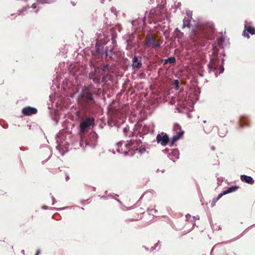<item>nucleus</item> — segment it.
<instances>
[{"instance_id":"6ab92c4d","label":"nucleus","mask_w":255,"mask_h":255,"mask_svg":"<svg viewBox=\"0 0 255 255\" xmlns=\"http://www.w3.org/2000/svg\"><path fill=\"white\" fill-rule=\"evenodd\" d=\"M136 144V146H139L140 144L141 143V142H140L139 140H133L131 139L129 141H128V143L125 144V146L127 148H129V147L131 146L134 145V144Z\"/></svg>"},{"instance_id":"e433bc0d","label":"nucleus","mask_w":255,"mask_h":255,"mask_svg":"<svg viewBox=\"0 0 255 255\" xmlns=\"http://www.w3.org/2000/svg\"><path fill=\"white\" fill-rule=\"evenodd\" d=\"M109 69V65L108 64L104 65L103 67V70L104 71H108Z\"/></svg>"},{"instance_id":"b1692460","label":"nucleus","mask_w":255,"mask_h":255,"mask_svg":"<svg viewBox=\"0 0 255 255\" xmlns=\"http://www.w3.org/2000/svg\"><path fill=\"white\" fill-rule=\"evenodd\" d=\"M227 133V128L226 127H224V128H221L219 130L218 134L220 137H224L226 135Z\"/></svg>"},{"instance_id":"f8f14e48","label":"nucleus","mask_w":255,"mask_h":255,"mask_svg":"<svg viewBox=\"0 0 255 255\" xmlns=\"http://www.w3.org/2000/svg\"><path fill=\"white\" fill-rule=\"evenodd\" d=\"M170 150L168 157L174 162L179 157V151L177 148L171 149Z\"/></svg>"},{"instance_id":"393cba45","label":"nucleus","mask_w":255,"mask_h":255,"mask_svg":"<svg viewBox=\"0 0 255 255\" xmlns=\"http://www.w3.org/2000/svg\"><path fill=\"white\" fill-rule=\"evenodd\" d=\"M191 20L190 18L187 19L186 17H185L183 19V27L184 28L185 27H190V23Z\"/></svg>"},{"instance_id":"aec40b11","label":"nucleus","mask_w":255,"mask_h":255,"mask_svg":"<svg viewBox=\"0 0 255 255\" xmlns=\"http://www.w3.org/2000/svg\"><path fill=\"white\" fill-rule=\"evenodd\" d=\"M184 131L183 130H180V131L176 134L174 135L171 140L172 141V143H175L178 140H179L180 137L183 135Z\"/></svg>"},{"instance_id":"f257e3e1","label":"nucleus","mask_w":255,"mask_h":255,"mask_svg":"<svg viewBox=\"0 0 255 255\" xmlns=\"http://www.w3.org/2000/svg\"><path fill=\"white\" fill-rule=\"evenodd\" d=\"M99 95L93 85L90 84L84 86L77 96V102L82 108L89 110L96 104L95 96Z\"/></svg>"},{"instance_id":"5fc2aeb1","label":"nucleus","mask_w":255,"mask_h":255,"mask_svg":"<svg viewBox=\"0 0 255 255\" xmlns=\"http://www.w3.org/2000/svg\"><path fill=\"white\" fill-rule=\"evenodd\" d=\"M143 248H144L146 251H149L148 248H146L145 246H143Z\"/></svg>"},{"instance_id":"9d476101","label":"nucleus","mask_w":255,"mask_h":255,"mask_svg":"<svg viewBox=\"0 0 255 255\" xmlns=\"http://www.w3.org/2000/svg\"><path fill=\"white\" fill-rule=\"evenodd\" d=\"M129 38L127 39V47L126 49L128 50H131L133 47L136 45V42L134 41V38L135 37L134 34L131 33L129 35Z\"/></svg>"},{"instance_id":"49530a36","label":"nucleus","mask_w":255,"mask_h":255,"mask_svg":"<svg viewBox=\"0 0 255 255\" xmlns=\"http://www.w3.org/2000/svg\"><path fill=\"white\" fill-rule=\"evenodd\" d=\"M123 153L125 155H129L128 151H124Z\"/></svg>"},{"instance_id":"7c9ffc66","label":"nucleus","mask_w":255,"mask_h":255,"mask_svg":"<svg viewBox=\"0 0 255 255\" xmlns=\"http://www.w3.org/2000/svg\"><path fill=\"white\" fill-rule=\"evenodd\" d=\"M186 14L187 15V19L190 18V20L192 19V12L190 11V10H186Z\"/></svg>"},{"instance_id":"de8ad7c7","label":"nucleus","mask_w":255,"mask_h":255,"mask_svg":"<svg viewBox=\"0 0 255 255\" xmlns=\"http://www.w3.org/2000/svg\"><path fill=\"white\" fill-rule=\"evenodd\" d=\"M36 6H37L36 4V3H33V4H32L31 7L32 8H36Z\"/></svg>"},{"instance_id":"cd10ccee","label":"nucleus","mask_w":255,"mask_h":255,"mask_svg":"<svg viewBox=\"0 0 255 255\" xmlns=\"http://www.w3.org/2000/svg\"><path fill=\"white\" fill-rule=\"evenodd\" d=\"M117 46V41L115 40V38L112 37V45L109 47V48H113V50L114 49L115 47Z\"/></svg>"},{"instance_id":"ddd939ff","label":"nucleus","mask_w":255,"mask_h":255,"mask_svg":"<svg viewBox=\"0 0 255 255\" xmlns=\"http://www.w3.org/2000/svg\"><path fill=\"white\" fill-rule=\"evenodd\" d=\"M224 42V39L223 37L218 38L217 39V43H215L212 44V50H213V53L217 54L218 53V49L217 48V46H222L223 43Z\"/></svg>"},{"instance_id":"1a4fd4ad","label":"nucleus","mask_w":255,"mask_h":255,"mask_svg":"<svg viewBox=\"0 0 255 255\" xmlns=\"http://www.w3.org/2000/svg\"><path fill=\"white\" fill-rule=\"evenodd\" d=\"M89 78L92 80L97 86H99L101 85V75L96 71L91 72L89 75Z\"/></svg>"},{"instance_id":"6e6552de","label":"nucleus","mask_w":255,"mask_h":255,"mask_svg":"<svg viewBox=\"0 0 255 255\" xmlns=\"http://www.w3.org/2000/svg\"><path fill=\"white\" fill-rule=\"evenodd\" d=\"M156 140L157 143L164 146L167 145L170 142L169 136L163 132H161L156 135Z\"/></svg>"},{"instance_id":"20e7f679","label":"nucleus","mask_w":255,"mask_h":255,"mask_svg":"<svg viewBox=\"0 0 255 255\" xmlns=\"http://www.w3.org/2000/svg\"><path fill=\"white\" fill-rule=\"evenodd\" d=\"M161 43L156 41L151 34H147L145 40L144 41V45L145 48H158L160 47Z\"/></svg>"},{"instance_id":"c9c22d12","label":"nucleus","mask_w":255,"mask_h":255,"mask_svg":"<svg viewBox=\"0 0 255 255\" xmlns=\"http://www.w3.org/2000/svg\"><path fill=\"white\" fill-rule=\"evenodd\" d=\"M249 33H248L247 30H246V29H245V30L243 32V35L244 37H247V38H249L250 35H249Z\"/></svg>"},{"instance_id":"0e129e2a","label":"nucleus","mask_w":255,"mask_h":255,"mask_svg":"<svg viewBox=\"0 0 255 255\" xmlns=\"http://www.w3.org/2000/svg\"><path fill=\"white\" fill-rule=\"evenodd\" d=\"M105 76H103V80L102 81V82H103L104 79H105Z\"/></svg>"},{"instance_id":"bb28decb","label":"nucleus","mask_w":255,"mask_h":255,"mask_svg":"<svg viewBox=\"0 0 255 255\" xmlns=\"http://www.w3.org/2000/svg\"><path fill=\"white\" fill-rule=\"evenodd\" d=\"M122 143H123V141H120L117 143V151L119 153H122V151H121V150L120 149V147L122 145Z\"/></svg>"},{"instance_id":"6e6d98bb","label":"nucleus","mask_w":255,"mask_h":255,"mask_svg":"<svg viewBox=\"0 0 255 255\" xmlns=\"http://www.w3.org/2000/svg\"><path fill=\"white\" fill-rule=\"evenodd\" d=\"M26 10V8H23V9H22V10L20 12H23Z\"/></svg>"},{"instance_id":"79ce46f5","label":"nucleus","mask_w":255,"mask_h":255,"mask_svg":"<svg viewBox=\"0 0 255 255\" xmlns=\"http://www.w3.org/2000/svg\"><path fill=\"white\" fill-rule=\"evenodd\" d=\"M169 150H170V149L166 148L165 149L163 150L162 151L165 153H167L169 152Z\"/></svg>"},{"instance_id":"13d9d810","label":"nucleus","mask_w":255,"mask_h":255,"mask_svg":"<svg viewBox=\"0 0 255 255\" xmlns=\"http://www.w3.org/2000/svg\"><path fill=\"white\" fill-rule=\"evenodd\" d=\"M69 177L68 175H67V176H66V181H67L68 180H69Z\"/></svg>"},{"instance_id":"69168bd1","label":"nucleus","mask_w":255,"mask_h":255,"mask_svg":"<svg viewBox=\"0 0 255 255\" xmlns=\"http://www.w3.org/2000/svg\"><path fill=\"white\" fill-rule=\"evenodd\" d=\"M50 1H52V3L55 2L56 0H49Z\"/></svg>"},{"instance_id":"a211bd4d","label":"nucleus","mask_w":255,"mask_h":255,"mask_svg":"<svg viewBox=\"0 0 255 255\" xmlns=\"http://www.w3.org/2000/svg\"><path fill=\"white\" fill-rule=\"evenodd\" d=\"M244 28L246 29V30H247L248 33L252 35L255 34V28L248 25V21L247 20L245 21Z\"/></svg>"},{"instance_id":"dca6fc26","label":"nucleus","mask_w":255,"mask_h":255,"mask_svg":"<svg viewBox=\"0 0 255 255\" xmlns=\"http://www.w3.org/2000/svg\"><path fill=\"white\" fill-rule=\"evenodd\" d=\"M240 178L243 182H244L249 184H253L255 182L254 179L250 176L241 175Z\"/></svg>"},{"instance_id":"423d86ee","label":"nucleus","mask_w":255,"mask_h":255,"mask_svg":"<svg viewBox=\"0 0 255 255\" xmlns=\"http://www.w3.org/2000/svg\"><path fill=\"white\" fill-rule=\"evenodd\" d=\"M98 138V134L96 133V132L89 133L85 140L86 145H88L92 148H94L97 145Z\"/></svg>"},{"instance_id":"3c124183","label":"nucleus","mask_w":255,"mask_h":255,"mask_svg":"<svg viewBox=\"0 0 255 255\" xmlns=\"http://www.w3.org/2000/svg\"><path fill=\"white\" fill-rule=\"evenodd\" d=\"M193 219L195 220V219H197V220H199V217L198 216H197L196 217L195 216H194L193 217Z\"/></svg>"},{"instance_id":"412c9836","label":"nucleus","mask_w":255,"mask_h":255,"mask_svg":"<svg viewBox=\"0 0 255 255\" xmlns=\"http://www.w3.org/2000/svg\"><path fill=\"white\" fill-rule=\"evenodd\" d=\"M162 62L163 65H166L168 63L174 64L176 62V59L174 56H171L167 59H163Z\"/></svg>"},{"instance_id":"58836bf2","label":"nucleus","mask_w":255,"mask_h":255,"mask_svg":"<svg viewBox=\"0 0 255 255\" xmlns=\"http://www.w3.org/2000/svg\"><path fill=\"white\" fill-rule=\"evenodd\" d=\"M219 70H220V72H219V74H221L222 73H223L224 71V66L222 65L221 66H220L219 67Z\"/></svg>"},{"instance_id":"e2e57ef3","label":"nucleus","mask_w":255,"mask_h":255,"mask_svg":"<svg viewBox=\"0 0 255 255\" xmlns=\"http://www.w3.org/2000/svg\"><path fill=\"white\" fill-rule=\"evenodd\" d=\"M22 254L24 255V251L23 250L21 251Z\"/></svg>"},{"instance_id":"c03bdc74","label":"nucleus","mask_w":255,"mask_h":255,"mask_svg":"<svg viewBox=\"0 0 255 255\" xmlns=\"http://www.w3.org/2000/svg\"><path fill=\"white\" fill-rule=\"evenodd\" d=\"M52 205H54L55 204V203L56 202V200H55V199L54 198V197L53 196H52Z\"/></svg>"},{"instance_id":"4d7b16f0","label":"nucleus","mask_w":255,"mask_h":255,"mask_svg":"<svg viewBox=\"0 0 255 255\" xmlns=\"http://www.w3.org/2000/svg\"><path fill=\"white\" fill-rule=\"evenodd\" d=\"M56 149H58V150H59V148H60V145H57V146H56Z\"/></svg>"},{"instance_id":"a878e982","label":"nucleus","mask_w":255,"mask_h":255,"mask_svg":"<svg viewBox=\"0 0 255 255\" xmlns=\"http://www.w3.org/2000/svg\"><path fill=\"white\" fill-rule=\"evenodd\" d=\"M172 85L174 86V88L176 90L179 89V81L178 80H174Z\"/></svg>"},{"instance_id":"f3484780","label":"nucleus","mask_w":255,"mask_h":255,"mask_svg":"<svg viewBox=\"0 0 255 255\" xmlns=\"http://www.w3.org/2000/svg\"><path fill=\"white\" fill-rule=\"evenodd\" d=\"M152 17H153L154 19H156V20H159L161 18L160 17V12L158 10L156 9H153L151 10L150 13H149Z\"/></svg>"},{"instance_id":"4be33fe9","label":"nucleus","mask_w":255,"mask_h":255,"mask_svg":"<svg viewBox=\"0 0 255 255\" xmlns=\"http://www.w3.org/2000/svg\"><path fill=\"white\" fill-rule=\"evenodd\" d=\"M239 123L241 128H242L244 126H246L247 127L249 126V124L246 121L245 117L244 116L240 117L239 119Z\"/></svg>"},{"instance_id":"473e14b6","label":"nucleus","mask_w":255,"mask_h":255,"mask_svg":"<svg viewBox=\"0 0 255 255\" xmlns=\"http://www.w3.org/2000/svg\"><path fill=\"white\" fill-rule=\"evenodd\" d=\"M226 193L225 191H223L221 193H220L216 198L218 201L223 195H226Z\"/></svg>"},{"instance_id":"c85d7f7f","label":"nucleus","mask_w":255,"mask_h":255,"mask_svg":"<svg viewBox=\"0 0 255 255\" xmlns=\"http://www.w3.org/2000/svg\"><path fill=\"white\" fill-rule=\"evenodd\" d=\"M247 230V229H246L241 235H239L236 238L231 240L230 241L228 242V243H231V242H234V241L239 239L243 236V235L244 234V233L246 232V231Z\"/></svg>"},{"instance_id":"5701e85b","label":"nucleus","mask_w":255,"mask_h":255,"mask_svg":"<svg viewBox=\"0 0 255 255\" xmlns=\"http://www.w3.org/2000/svg\"><path fill=\"white\" fill-rule=\"evenodd\" d=\"M239 188V186L234 185V186H231L228 188V189L226 190H224L227 194L233 192L234 191H235Z\"/></svg>"},{"instance_id":"864d4df0","label":"nucleus","mask_w":255,"mask_h":255,"mask_svg":"<svg viewBox=\"0 0 255 255\" xmlns=\"http://www.w3.org/2000/svg\"><path fill=\"white\" fill-rule=\"evenodd\" d=\"M191 215L189 214H187L186 215V219H188V218L189 217H190Z\"/></svg>"},{"instance_id":"052dcab7","label":"nucleus","mask_w":255,"mask_h":255,"mask_svg":"<svg viewBox=\"0 0 255 255\" xmlns=\"http://www.w3.org/2000/svg\"><path fill=\"white\" fill-rule=\"evenodd\" d=\"M71 3H72V4L73 6H75V4H75V3L74 2H73V1H71Z\"/></svg>"},{"instance_id":"a19ab883","label":"nucleus","mask_w":255,"mask_h":255,"mask_svg":"<svg viewBox=\"0 0 255 255\" xmlns=\"http://www.w3.org/2000/svg\"><path fill=\"white\" fill-rule=\"evenodd\" d=\"M225 243H226L225 242H222V243H220V244H216V245H215V246L213 247V248H212V249L211 252H213V250H215V249H216V248L217 247V246L218 245H219V244H225Z\"/></svg>"},{"instance_id":"09e8293b","label":"nucleus","mask_w":255,"mask_h":255,"mask_svg":"<svg viewBox=\"0 0 255 255\" xmlns=\"http://www.w3.org/2000/svg\"><path fill=\"white\" fill-rule=\"evenodd\" d=\"M174 143H172V141L171 140L170 143H169V146L170 147H172L174 145Z\"/></svg>"},{"instance_id":"2f4dec72","label":"nucleus","mask_w":255,"mask_h":255,"mask_svg":"<svg viewBox=\"0 0 255 255\" xmlns=\"http://www.w3.org/2000/svg\"><path fill=\"white\" fill-rule=\"evenodd\" d=\"M178 129H180V130H181V127L180 126V125L179 124H175L174 125V127H173V130L175 131H177Z\"/></svg>"},{"instance_id":"774afa93","label":"nucleus","mask_w":255,"mask_h":255,"mask_svg":"<svg viewBox=\"0 0 255 255\" xmlns=\"http://www.w3.org/2000/svg\"><path fill=\"white\" fill-rule=\"evenodd\" d=\"M93 189L94 191L96 190V187H93Z\"/></svg>"},{"instance_id":"f704fd0d","label":"nucleus","mask_w":255,"mask_h":255,"mask_svg":"<svg viewBox=\"0 0 255 255\" xmlns=\"http://www.w3.org/2000/svg\"><path fill=\"white\" fill-rule=\"evenodd\" d=\"M136 150H138L140 154H143L145 152L146 149L144 147L140 148H136Z\"/></svg>"},{"instance_id":"a18cd8bd","label":"nucleus","mask_w":255,"mask_h":255,"mask_svg":"<svg viewBox=\"0 0 255 255\" xmlns=\"http://www.w3.org/2000/svg\"><path fill=\"white\" fill-rule=\"evenodd\" d=\"M153 211H154V212H157V210H156L155 209H153V208L150 209V214L152 213Z\"/></svg>"},{"instance_id":"7ed1b4c3","label":"nucleus","mask_w":255,"mask_h":255,"mask_svg":"<svg viewBox=\"0 0 255 255\" xmlns=\"http://www.w3.org/2000/svg\"><path fill=\"white\" fill-rule=\"evenodd\" d=\"M107 43V42H104V44L97 42L95 45L96 52L93 55L98 59H103L104 56L109 57L111 60H115L113 57L115 52L113 51V48H109L108 46L105 47V45Z\"/></svg>"},{"instance_id":"f03ea898","label":"nucleus","mask_w":255,"mask_h":255,"mask_svg":"<svg viewBox=\"0 0 255 255\" xmlns=\"http://www.w3.org/2000/svg\"><path fill=\"white\" fill-rule=\"evenodd\" d=\"M214 31V25L212 22L203 21L192 30L190 36L195 41L200 43L204 39H213Z\"/></svg>"},{"instance_id":"2eb2a0df","label":"nucleus","mask_w":255,"mask_h":255,"mask_svg":"<svg viewBox=\"0 0 255 255\" xmlns=\"http://www.w3.org/2000/svg\"><path fill=\"white\" fill-rule=\"evenodd\" d=\"M132 67L133 69H139L142 66V62L141 60H138L136 56H134L132 59Z\"/></svg>"},{"instance_id":"0eeeda50","label":"nucleus","mask_w":255,"mask_h":255,"mask_svg":"<svg viewBox=\"0 0 255 255\" xmlns=\"http://www.w3.org/2000/svg\"><path fill=\"white\" fill-rule=\"evenodd\" d=\"M220 60L219 59L212 58L208 65L209 73L213 72L215 77L218 76L217 74V69L219 66Z\"/></svg>"},{"instance_id":"4468645a","label":"nucleus","mask_w":255,"mask_h":255,"mask_svg":"<svg viewBox=\"0 0 255 255\" xmlns=\"http://www.w3.org/2000/svg\"><path fill=\"white\" fill-rule=\"evenodd\" d=\"M133 132H132V131L129 132V127L128 126H126V127L123 128V132L124 135L126 137H130L134 136L135 130H136V129L135 128L133 129Z\"/></svg>"},{"instance_id":"ea45409f","label":"nucleus","mask_w":255,"mask_h":255,"mask_svg":"<svg viewBox=\"0 0 255 255\" xmlns=\"http://www.w3.org/2000/svg\"><path fill=\"white\" fill-rule=\"evenodd\" d=\"M213 228L217 230H219L221 229L220 227L219 226H218V225H215L214 226H213Z\"/></svg>"},{"instance_id":"603ef678","label":"nucleus","mask_w":255,"mask_h":255,"mask_svg":"<svg viewBox=\"0 0 255 255\" xmlns=\"http://www.w3.org/2000/svg\"><path fill=\"white\" fill-rule=\"evenodd\" d=\"M156 250V247H154V246L151 247V251H153V250Z\"/></svg>"},{"instance_id":"37998d69","label":"nucleus","mask_w":255,"mask_h":255,"mask_svg":"<svg viewBox=\"0 0 255 255\" xmlns=\"http://www.w3.org/2000/svg\"><path fill=\"white\" fill-rule=\"evenodd\" d=\"M158 244H159V243L158 242V243H156L154 246V247H156V249H157V250H158L160 249V247L158 248Z\"/></svg>"},{"instance_id":"8fccbe9b","label":"nucleus","mask_w":255,"mask_h":255,"mask_svg":"<svg viewBox=\"0 0 255 255\" xmlns=\"http://www.w3.org/2000/svg\"><path fill=\"white\" fill-rule=\"evenodd\" d=\"M42 208L43 209H47L48 208V207L46 205H43V206H42Z\"/></svg>"},{"instance_id":"bf43d9fd","label":"nucleus","mask_w":255,"mask_h":255,"mask_svg":"<svg viewBox=\"0 0 255 255\" xmlns=\"http://www.w3.org/2000/svg\"><path fill=\"white\" fill-rule=\"evenodd\" d=\"M40 253V251L39 250H38L36 252V255H38V254H39Z\"/></svg>"},{"instance_id":"680f3d73","label":"nucleus","mask_w":255,"mask_h":255,"mask_svg":"<svg viewBox=\"0 0 255 255\" xmlns=\"http://www.w3.org/2000/svg\"><path fill=\"white\" fill-rule=\"evenodd\" d=\"M211 149H212V150H214L215 149V148L214 146H213L211 147Z\"/></svg>"},{"instance_id":"39448f33","label":"nucleus","mask_w":255,"mask_h":255,"mask_svg":"<svg viewBox=\"0 0 255 255\" xmlns=\"http://www.w3.org/2000/svg\"><path fill=\"white\" fill-rule=\"evenodd\" d=\"M95 120L93 118H87L81 122L79 125V132L84 133L91 126L94 125Z\"/></svg>"},{"instance_id":"c756f323","label":"nucleus","mask_w":255,"mask_h":255,"mask_svg":"<svg viewBox=\"0 0 255 255\" xmlns=\"http://www.w3.org/2000/svg\"><path fill=\"white\" fill-rule=\"evenodd\" d=\"M37 2L42 4H50L52 3V1H50L49 0H37Z\"/></svg>"},{"instance_id":"9b49d317","label":"nucleus","mask_w":255,"mask_h":255,"mask_svg":"<svg viewBox=\"0 0 255 255\" xmlns=\"http://www.w3.org/2000/svg\"><path fill=\"white\" fill-rule=\"evenodd\" d=\"M37 110L34 107L30 106L26 107L22 109V113L24 116H29L36 114Z\"/></svg>"},{"instance_id":"72a5a7b5","label":"nucleus","mask_w":255,"mask_h":255,"mask_svg":"<svg viewBox=\"0 0 255 255\" xmlns=\"http://www.w3.org/2000/svg\"><path fill=\"white\" fill-rule=\"evenodd\" d=\"M226 193L225 191H223L221 193H220L216 198L218 201L223 195H226Z\"/></svg>"},{"instance_id":"4c0bfd02","label":"nucleus","mask_w":255,"mask_h":255,"mask_svg":"<svg viewBox=\"0 0 255 255\" xmlns=\"http://www.w3.org/2000/svg\"><path fill=\"white\" fill-rule=\"evenodd\" d=\"M218 201V200H217V199L216 198H214L213 199H212V203H211V207H213L215 204H216V203Z\"/></svg>"},{"instance_id":"338daca9","label":"nucleus","mask_w":255,"mask_h":255,"mask_svg":"<svg viewBox=\"0 0 255 255\" xmlns=\"http://www.w3.org/2000/svg\"><path fill=\"white\" fill-rule=\"evenodd\" d=\"M83 141H84V140H83V139H82V141L80 142V144H81H81H82V143H83Z\"/></svg>"}]
</instances>
